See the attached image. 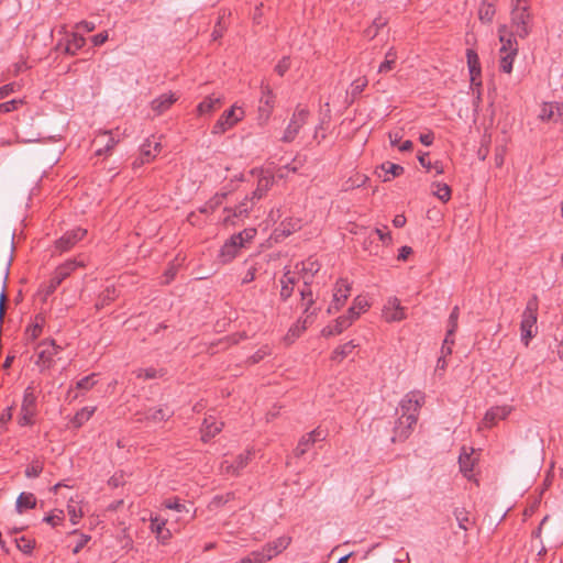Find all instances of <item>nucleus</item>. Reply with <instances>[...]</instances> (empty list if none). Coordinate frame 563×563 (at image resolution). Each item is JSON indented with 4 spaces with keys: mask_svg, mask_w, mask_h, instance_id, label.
<instances>
[{
    "mask_svg": "<svg viewBox=\"0 0 563 563\" xmlns=\"http://www.w3.org/2000/svg\"><path fill=\"white\" fill-rule=\"evenodd\" d=\"M424 394L419 390L407 393L399 402L397 412L400 417L394 427V435L391 440L405 441L413 431V427L418 421L419 410L424 404Z\"/></svg>",
    "mask_w": 563,
    "mask_h": 563,
    "instance_id": "nucleus-1",
    "label": "nucleus"
},
{
    "mask_svg": "<svg viewBox=\"0 0 563 563\" xmlns=\"http://www.w3.org/2000/svg\"><path fill=\"white\" fill-rule=\"evenodd\" d=\"M538 308L539 302L537 296H532L522 312L520 330H521V342L528 346L530 340L537 334L538 327Z\"/></svg>",
    "mask_w": 563,
    "mask_h": 563,
    "instance_id": "nucleus-2",
    "label": "nucleus"
},
{
    "mask_svg": "<svg viewBox=\"0 0 563 563\" xmlns=\"http://www.w3.org/2000/svg\"><path fill=\"white\" fill-rule=\"evenodd\" d=\"M500 42L503 43L499 53H500V70L507 74H510L512 70V64L515 57L518 53V43L512 38H505V36H500Z\"/></svg>",
    "mask_w": 563,
    "mask_h": 563,
    "instance_id": "nucleus-3",
    "label": "nucleus"
},
{
    "mask_svg": "<svg viewBox=\"0 0 563 563\" xmlns=\"http://www.w3.org/2000/svg\"><path fill=\"white\" fill-rule=\"evenodd\" d=\"M36 413V396L32 387L24 390L23 400L21 405V412L19 417L20 426H29L33 423V418Z\"/></svg>",
    "mask_w": 563,
    "mask_h": 563,
    "instance_id": "nucleus-4",
    "label": "nucleus"
},
{
    "mask_svg": "<svg viewBox=\"0 0 563 563\" xmlns=\"http://www.w3.org/2000/svg\"><path fill=\"white\" fill-rule=\"evenodd\" d=\"M320 267L321 265L316 258L309 257L301 263H297L292 272L296 273L298 282L301 280L303 283V288H310V284L314 275L320 271Z\"/></svg>",
    "mask_w": 563,
    "mask_h": 563,
    "instance_id": "nucleus-5",
    "label": "nucleus"
},
{
    "mask_svg": "<svg viewBox=\"0 0 563 563\" xmlns=\"http://www.w3.org/2000/svg\"><path fill=\"white\" fill-rule=\"evenodd\" d=\"M162 145L161 142L155 136L151 139H146L144 143L141 145L140 155L134 161L133 166L140 167L144 164L152 162L157 154L161 152Z\"/></svg>",
    "mask_w": 563,
    "mask_h": 563,
    "instance_id": "nucleus-6",
    "label": "nucleus"
},
{
    "mask_svg": "<svg viewBox=\"0 0 563 563\" xmlns=\"http://www.w3.org/2000/svg\"><path fill=\"white\" fill-rule=\"evenodd\" d=\"M59 350L60 347L56 345L54 340L40 343L37 346L36 364L41 366L42 369L49 368Z\"/></svg>",
    "mask_w": 563,
    "mask_h": 563,
    "instance_id": "nucleus-7",
    "label": "nucleus"
},
{
    "mask_svg": "<svg viewBox=\"0 0 563 563\" xmlns=\"http://www.w3.org/2000/svg\"><path fill=\"white\" fill-rule=\"evenodd\" d=\"M244 114L243 108H229V110L224 111L221 118L217 121L212 132L216 134L224 133L228 129L242 120Z\"/></svg>",
    "mask_w": 563,
    "mask_h": 563,
    "instance_id": "nucleus-8",
    "label": "nucleus"
},
{
    "mask_svg": "<svg viewBox=\"0 0 563 563\" xmlns=\"http://www.w3.org/2000/svg\"><path fill=\"white\" fill-rule=\"evenodd\" d=\"M86 233L87 231L81 228L67 231L55 242V250L60 254L71 250L80 240L85 238Z\"/></svg>",
    "mask_w": 563,
    "mask_h": 563,
    "instance_id": "nucleus-9",
    "label": "nucleus"
},
{
    "mask_svg": "<svg viewBox=\"0 0 563 563\" xmlns=\"http://www.w3.org/2000/svg\"><path fill=\"white\" fill-rule=\"evenodd\" d=\"M350 291L351 286L346 283V280H339L333 290V299L328 308V313L338 312L344 306L346 299L350 296Z\"/></svg>",
    "mask_w": 563,
    "mask_h": 563,
    "instance_id": "nucleus-10",
    "label": "nucleus"
},
{
    "mask_svg": "<svg viewBox=\"0 0 563 563\" xmlns=\"http://www.w3.org/2000/svg\"><path fill=\"white\" fill-rule=\"evenodd\" d=\"M252 454V450H247L245 453L238 455L234 461L223 460L220 465L221 472L229 475H239L249 464Z\"/></svg>",
    "mask_w": 563,
    "mask_h": 563,
    "instance_id": "nucleus-11",
    "label": "nucleus"
},
{
    "mask_svg": "<svg viewBox=\"0 0 563 563\" xmlns=\"http://www.w3.org/2000/svg\"><path fill=\"white\" fill-rule=\"evenodd\" d=\"M78 265L79 264L76 261H68L63 265L58 266L49 282L46 295L53 294L56 290V288L62 284V282L65 278H67Z\"/></svg>",
    "mask_w": 563,
    "mask_h": 563,
    "instance_id": "nucleus-12",
    "label": "nucleus"
},
{
    "mask_svg": "<svg viewBox=\"0 0 563 563\" xmlns=\"http://www.w3.org/2000/svg\"><path fill=\"white\" fill-rule=\"evenodd\" d=\"M327 438V432L324 430H321L320 428H317L312 430L311 432L305 434L298 442L296 449H295V455L301 456L303 455L310 446L318 442L323 441Z\"/></svg>",
    "mask_w": 563,
    "mask_h": 563,
    "instance_id": "nucleus-13",
    "label": "nucleus"
},
{
    "mask_svg": "<svg viewBox=\"0 0 563 563\" xmlns=\"http://www.w3.org/2000/svg\"><path fill=\"white\" fill-rule=\"evenodd\" d=\"M383 316L387 322L401 321L406 318L405 308L396 297H391L384 306Z\"/></svg>",
    "mask_w": 563,
    "mask_h": 563,
    "instance_id": "nucleus-14",
    "label": "nucleus"
},
{
    "mask_svg": "<svg viewBox=\"0 0 563 563\" xmlns=\"http://www.w3.org/2000/svg\"><path fill=\"white\" fill-rule=\"evenodd\" d=\"M529 20L530 14L526 8L516 9L512 12V22L516 27V34L521 38H525L529 34Z\"/></svg>",
    "mask_w": 563,
    "mask_h": 563,
    "instance_id": "nucleus-15",
    "label": "nucleus"
},
{
    "mask_svg": "<svg viewBox=\"0 0 563 563\" xmlns=\"http://www.w3.org/2000/svg\"><path fill=\"white\" fill-rule=\"evenodd\" d=\"M85 45V38L77 30L59 42L58 48H63L65 53L74 55Z\"/></svg>",
    "mask_w": 563,
    "mask_h": 563,
    "instance_id": "nucleus-16",
    "label": "nucleus"
},
{
    "mask_svg": "<svg viewBox=\"0 0 563 563\" xmlns=\"http://www.w3.org/2000/svg\"><path fill=\"white\" fill-rule=\"evenodd\" d=\"M467 66L471 76L472 86H481V81H477L481 75V65L477 53L474 49L466 51Z\"/></svg>",
    "mask_w": 563,
    "mask_h": 563,
    "instance_id": "nucleus-17",
    "label": "nucleus"
},
{
    "mask_svg": "<svg viewBox=\"0 0 563 563\" xmlns=\"http://www.w3.org/2000/svg\"><path fill=\"white\" fill-rule=\"evenodd\" d=\"M223 423L218 422L216 418L208 417L205 418L202 427H201V440L203 442H208L213 437H216L222 430Z\"/></svg>",
    "mask_w": 563,
    "mask_h": 563,
    "instance_id": "nucleus-18",
    "label": "nucleus"
},
{
    "mask_svg": "<svg viewBox=\"0 0 563 563\" xmlns=\"http://www.w3.org/2000/svg\"><path fill=\"white\" fill-rule=\"evenodd\" d=\"M298 283L296 273L290 269H286L283 277L280 278V298L286 301L294 291V286Z\"/></svg>",
    "mask_w": 563,
    "mask_h": 563,
    "instance_id": "nucleus-19",
    "label": "nucleus"
},
{
    "mask_svg": "<svg viewBox=\"0 0 563 563\" xmlns=\"http://www.w3.org/2000/svg\"><path fill=\"white\" fill-rule=\"evenodd\" d=\"M242 246L231 236L221 247L219 253V260L225 264L236 257Z\"/></svg>",
    "mask_w": 563,
    "mask_h": 563,
    "instance_id": "nucleus-20",
    "label": "nucleus"
},
{
    "mask_svg": "<svg viewBox=\"0 0 563 563\" xmlns=\"http://www.w3.org/2000/svg\"><path fill=\"white\" fill-rule=\"evenodd\" d=\"M511 412V407L509 406H496L490 408L484 418L485 424L487 427L494 426L498 420L506 419Z\"/></svg>",
    "mask_w": 563,
    "mask_h": 563,
    "instance_id": "nucleus-21",
    "label": "nucleus"
},
{
    "mask_svg": "<svg viewBox=\"0 0 563 563\" xmlns=\"http://www.w3.org/2000/svg\"><path fill=\"white\" fill-rule=\"evenodd\" d=\"M352 323H353L352 318L346 317L344 314V316L339 317L335 320V323L333 325H328V327L323 328L321 333L325 338L338 335V334L342 333L345 329H347Z\"/></svg>",
    "mask_w": 563,
    "mask_h": 563,
    "instance_id": "nucleus-22",
    "label": "nucleus"
},
{
    "mask_svg": "<svg viewBox=\"0 0 563 563\" xmlns=\"http://www.w3.org/2000/svg\"><path fill=\"white\" fill-rule=\"evenodd\" d=\"M274 184V177L271 175H263L257 181L256 189L252 192L251 200L256 201L262 199Z\"/></svg>",
    "mask_w": 563,
    "mask_h": 563,
    "instance_id": "nucleus-23",
    "label": "nucleus"
},
{
    "mask_svg": "<svg viewBox=\"0 0 563 563\" xmlns=\"http://www.w3.org/2000/svg\"><path fill=\"white\" fill-rule=\"evenodd\" d=\"M382 172H384V175L378 173V176L382 178L383 181H390L393 177H398L404 173V167L394 164L390 162L383 163L379 167Z\"/></svg>",
    "mask_w": 563,
    "mask_h": 563,
    "instance_id": "nucleus-24",
    "label": "nucleus"
},
{
    "mask_svg": "<svg viewBox=\"0 0 563 563\" xmlns=\"http://www.w3.org/2000/svg\"><path fill=\"white\" fill-rule=\"evenodd\" d=\"M368 307L369 303L366 300V298L363 296H357L356 298H354L353 305L349 308L347 313L345 316L351 317L352 322H354L358 318L361 312L366 311Z\"/></svg>",
    "mask_w": 563,
    "mask_h": 563,
    "instance_id": "nucleus-25",
    "label": "nucleus"
},
{
    "mask_svg": "<svg viewBox=\"0 0 563 563\" xmlns=\"http://www.w3.org/2000/svg\"><path fill=\"white\" fill-rule=\"evenodd\" d=\"M453 516L457 522L459 528L467 531L472 525L473 519L471 518L470 511H467L464 507H456L453 510Z\"/></svg>",
    "mask_w": 563,
    "mask_h": 563,
    "instance_id": "nucleus-26",
    "label": "nucleus"
},
{
    "mask_svg": "<svg viewBox=\"0 0 563 563\" xmlns=\"http://www.w3.org/2000/svg\"><path fill=\"white\" fill-rule=\"evenodd\" d=\"M300 296H301L303 312L307 313V318L303 321L306 323L310 316L316 314L317 309H313L312 311H310L312 305L314 303L311 288H302L300 290Z\"/></svg>",
    "mask_w": 563,
    "mask_h": 563,
    "instance_id": "nucleus-27",
    "label": "nucleus"
},
{
    "mask_svg": "<svg viewBox=\"0 0 563 563\" xmlns=\"http://www.w3.org/2000/svg\"><path fill=\"white\" fill-rule=\"evenodd\" d=\"M36 506V498L32 493H21L15 503V509L22 514L24 509H32Z\"/></svg>",
    "mask_w": 563,
    "mask_h": 563,
    "instance_id": "nucleus-28",
    "label": "nucleus"
},
{
    "mask_svg": "<svg viewBox=\"0 0 563 563\" xmlns=\"http://www.w3.org/2000/svg\"><path fill=\"white\" fill-rule=\"evenodd\" d=\"M495 12L494 2L484 0L478 8V18L484 23H490L494 19Z\"/></svg>",
    "mask_w": 563,
    "mask_h": 563,
    "instance_id": "nucleus-29",
    "label": "nucleus"
},
{
    "mask_svg": "<svg viewBox=\"0 0 563 563\" xmlns=\"http://www.w3.org/2000/svg\"><path fill=\"white\" fill-rule=\"evenodd\" d=\"M172 415L173 411L167 408H152L146 411L145 419L153 422H159L169 419Z\"/></svg>",
    "mask_w": 563,
    "mask_h": 563,
    "instance_id": "nucleus-30",
    "label": "nucleus"
},
{
    "mask_svg": "<svg viewBox=\"0 0 563 563\" xmlns=\"http://www.w3.org/2000/svg\"><path fill=\"white\" fill-rule=\"evenodd\" d=\"M227 194L225 192H218L209 201H207L199 211L201 213H209L214 211L220 205H222L223 200L225 199Z\"/></svg>",
    "mask_w": 563,
    "mask_h": 563,
    "instance_id": "nucleus-31",
    "label": "nucleus"
},
{
    "mask_svg": "<svg viewBox=\"0 0 563 563\" xmlns=\"http://www.w3.org/2000/svg\"><path fill=\"white\" fill-rule=\"evenodd\" d=\"M459 464L463 475L471 479L473 476L474 460L468 454H461L459 457Z\"/></svg>",
    "mask_w": 563,
    "mask_h": 563,
    "instance_id": "nucleus-32",
    "label": "nucleus"
},
{
    "mask_svg": "<svg viewBox=\"0 0 563 563\" xmlns=\"http://www.w3.org/2000/svg\"><path fill=\"white\" fill-rule=\"evenodd\" d=\"M356 347V344L354 343V341H349L342 345H340L339 347H336L333 352V355H332V358L334 361H342L344 357H346L347 355H350L352 353V351Z\"/></svg>",
    "mask_w": 563,
    "mask_h": 563,
    "instance_id": "nucleus-33",
    "label": "nucleus"
},
{
    "mask_svg": "<svg viewBox=\"0 0 563 563\" xmlns=\"http://www.w3.org/2000/svg\"><path fill=\"white\" fill-rule=\"evenodd\" d=\"M366 85L367 80L365 78H357L351 84V87L346 92L347 97H351V103L356 101V96H358L363 91Z\"/></svg>",
    "mask_w": 563,
    "mask_h": 563,
    "instance_id": "nucleus-34",
    "label": "nucleus"
},
{
    "mask_svg": "<svg viewBox=\"0 0 563 563\" xmlns=\"http://www.w3.org/2000/svg\"><path fill=\"white\" fill-rule=\"evenodd\" d=\"M179 100V96L176 92H165L162 93L159 97H157L153 102L152 106H170Z\"/></svg>",
    "mask_w": 563,
    "mask_h": 563,
    "instance_id": "nucleus-35",
    "label": "nucleus"
},
{
    "mask_svg": "<svg viewBox=\"0 0 563 563\" xmlns=\"http://www.w3.org/2000/svg\"><path fill=\"white\" fill-rule=\"evenodd\" d=\"M459 316H460V309L457 306H455L449 316L448 330H446L448 336H454V334L457 330Z\"/></svg>",
    "mask_w": 563,
    "mask_h": 563,
    "instance_id": "nucleus-36",
    "label": "nucleus"
},
{
    "mask_svg": "<svg viewBox=\"0 0 563 563\" xmlns=\"http://www.w3.org/2000/svg\"><path fill=\"white\" fill-rule=\"evenodd\" d=\"M291 542V538L288 536H282L277 539H275L272 542H268L273 549V551L276 552V555L282 553L284 550H286Z\"/></svg>",
    "mask_w": 563,
    "mask_h": 563,
    "instance_id": "nucleus-37",
    "label": "nucleus"
},
{
    "mask_svg": "<svg viewBox=\"0 0 563 563\" xmlns=\"http://www.w3.org/2000/svg\"><path fill=\"white\" fill-rule=\"evenodd\" d=\"M256 235V230L249 228L240 233L233 234L232 238L243 247L246 242H250Z\"/></svg>",
    "mask_w": 563,
    "mask_h": 563,
    "instance_id": "nucleus-38",
    "label": "nucleus"
},
{
    "mask_svg": "<svg viewBox=\"0 0 563 563\" xmlns=\"http://www.w3.org/2000/svg\"><path fill=\"white\" fill-rule=\"evenodd\" d=\"M437 187V190L433 191V195L439 198L441 201L446 202L451 198V188L446 184H433Z\"/></svg>",
    "mask_w": 563,
    "mask_h": 563,
    "instance_id": "nucleus-39",
    "label": "nucleus"
},
{
    "mask_svg": "<svg viewBox=\"0 0 563 563\" xmlns=\"http://www.w3.org/2000/svg\"><path fill=\"white\" fill-rule=\"evenodd\" d=\"M255 201H252L251 200V197H245V199L240 202L233 210V217H245L247 216L250 209H251V206L252 203H254Z\"/></svg>",
    "mask_w": 563,
    "mask_h": 563,
    "instance_id": "nucleus-40",
    "label": "nucleus"
},
{
    "mask_svg": "<svg viewBox=\"0 0 563 563\" xmlns=\"http://www.w3.org/2000/svg\"><path fill=\"white\" fill-rule=\"evenodd\" d=\"M15 543L18 549L25 554H30L35 545V542L26 537L16 538Z\"/></svg>",
    "mask_w": 563,
    "mask_h": 563,
    "instance_id": "nucleus-41",
    "label": "nucleus"
},
{
    "mask_svg": "<svg viewBox=\"0 0 563 563\" xmlns=\"http://www.w3.org/2000/svg\"><path fill=\"white\" fill-rule=\"evenodd\" d=\"M366 180H367V177L365 175H356L355 178L351 177L350 179H347L344 183L343 188H344V190L358 188V187L365 185Z\"/></svg>",
    "mask_w": 563,
    "mask_h": 563,
    "instance_id": "nucleus-42",
    "label": "nucleus"
},
{
    "mask_svg": "<svg viewBox=\"0 0 563 563\" xmlns=\"http://www.w3.org/2000/svg\"><path fill=\"white\" fill-rule=\"evenodd\" d=\"M43 471V464L38 461L32 462L25 468V476L29 478L37 477Z\"/></svg>",
    "mask_w": 563,
    "mask_h": 563,
    "instance_id": "nucleus-43",
    "label": "nucleus"
},
{
    "mask_svg": "<svg viewBox=\"0 0 563 563\" xmlns=\"http://www.w3.org/2000/svg\"><path fill=\"white\" fill-rule=\"evenodd\" d=\"M165 507L172 510H175L177 512H189V509L186 507L185 504L180 503L178 498L168 499L164 503Z\"/></svg>",
    "mask_w": 563,
    "mask_h": 563,
    "instance_id": "nucleus-44",
    "label": "nucleus"
},
{
    "mask_svg": "<svg viewBox=\"0 0 563 563\" xmlns=\"http://www.w3.org/2000/svg\"><path fill=\"white\" fill-rule=\"evenodd\" d=\"M256 553H258V556L262 559L263 563L276 556V552L273 551L269 543H266L261 550H256Z\"/></svg>",
    "mask_w": 563,
    "mask_h": 563,
    "instance_id": "nucleus-45",
    "label": "nucleus"
},
{
    "mask_svg": "<svg viewBox=\"0 0 563 563\" xmlns=\"http://www.w3.org/2000/svg\"><path fill=\"white\" fill-rule=\"evenodd\" d=\"M454 345V336H448V333L445 334L443 344L441 346V356H449L452 354V346Z\"/></svg>",
    "mask_w": 563,
    "mask_h": 563,
    "instance_id": "nucleus-46",
    "label": "nucleus"
},
{
    "mask_svg": "<svg viewBox=\"0 0 563 563\" xmlns=\"http://www.w3.org/2000/svg\"><path fill=\"white\" fill-rule=\"evenodd\" d=\"M163 374L155 369V368H141L137 371V377H143L145 379H153V378H156L158 376H162Z\"/></svg>",
    "mask_w": 563,
    "mask_h": 563,
    "instance_id": "nucleus-47",
    "label": "nucleus"
},
{
    "mask_svg": "<svg viewBox=\"0 0 563 563\" xmlns=\"http://www.w3.org/2000/svg\"><path fill=\"white\" fill-rule=\"evenodd\" d=\"M118 543L122 550H128L132 547V538L126 533V529L122 530V534L118 537Z\"/></svg>",
    "mask_w": 563,
    "mask_h": 563,
    "instance_id": "nucleus-48",
    "label": "nucleus"
},
{
    "mask_svg": "<svg viewBox=\"0 0 563 563\" xmlns=\"http://www.w3.org/2000/svg\"><path fill=\"white\" fill-rule=\"evenodd\" d=\"M165 525H166L165 519H162L159 517H154V518H151L150 529L153 533L157 534V532H159V530L165 528Z\"/></svg>",
    "mask_w": 563,
    "mask_h": 563,
    "instance_id": "nucleus-49",
    "label": "nucleus"
},
{
    "mask_svg": "<svg viewBox=\"0 0 563 563\" xmlns=\"http://www.w3.org/2000/svg\"><path fill=\"white\" fill-rule=\"evenodd\" d=\"M95 376H96V374H92V375L81 378L80 380L77 382V387L79 389L91 388L96 384Z\"/></svg>",
    "mask_w": 563,
    "mask_h": 563,
    "instance_id": "nucleus-50",
    "label": "nucleus"
},
{
    "mask_svg": "<svg viewBox=\"0 0 563 563\" xmlns=\"http://www.w3.org/2000/svg\"><path fill=\"white\" fill-rule=\"evenodd\" d=\"M290 67V60L288 57H284L283 59H280L278 62V64L276 65L275 67V71L279 75V76H284V74L289 69Z\"/></svg>",
    "mask_w": 563,
    "mask_h": 563,
    "instance_id": "nucleus-51",
    "label": "nucleus"
},
{
    "mask_svg": "<svg viewBox=\"0 0 563 563\" xmlns=\"http://www.w3.org/2000/svg\"><path fill=\"white\" fill-rule=\"evenodd\" d=\"M375 233L378 235L379 240L383 243H390L391 236L389 231L387 230V227L376 228Z\"/></svg>",
    "mask_w": 563,
    "mask_h": 563,
    "instance_id": "nucleus-52",
    "label": "nucleus"
},
{
    "mask_svg": "<svg viewBox=\"0 0 563 563\" xmlns=\"http://www.w3.org/2000/svg\"><path fill=\"white\" fill-rule=\"evenodd\" d=\"M96 29V25L93 22L90 21H81L76 25V30L78 32L84 31L86 33L92 32Z\"/></svg>",
    "mask_w": 563,
    "mask_h": 563,
    "instance_id": "nucleus-53",
    "label": "nucleus"
},
{
    "mask_svg": "<svg viewBox=\"0 0 563 563\" xmlns=\"http://www.w3.org/2000/svg\"><path fill=\"white\" fill-rule=\"evenodd\" d=\"M5 301H7V295H5V286H2L1 292H0V323L2 322L5 313Z\"/></svg>",
    "mask_w": 563,
    "mask_h": 563,
    "instance_id": "nucleus-54",
    "label": "nucleus"
},
{
    "mask_svg": "<svg viewBox=\"0 0 563 563\" xmlns=\"http://www.w3.org/2000/svg\"><path fill=\"white\" fill-rule=\"evenodd\" d=\"M42 332V328L38 324H34L26 329V336L31 340H35Z\"/></svg>",
    "mask_w": 563,
    "mask_h": 563,
    "instance_id": "nucleus-55",
    "label": "nucleus"
},
{
    "mask_svg": "<svg viewBox=\"0 0 563 563\" xmlns=\"http://www.w3.org/2000/svg\"><path fill=\"white\" fill-rule=\"evenodd\" d=\"M68 515L70 517V521L73 525L78 522V519L81 517V511H77L75 506L68 505L67 507Z\"/></svg>",
    "mask_w": 563,
    "mask_h": 563,
    "instance_id": "nucleus-56",
    "label": "nucleus"
},
{
    "mask_svg": "<svg viewBox=\"0 0 563 563\" xmlns=\"http://www.w3.org/2000/svg\"><path fill=\"white\" fill-rule=\"evenodd\" d=\"M14 90L13 84L4 85L0 88V101L7 99Z\"/></svg>",
    "mask_w": 563,
    "mask_h": 563,
    "instance_id": "nucleus-57",
    "label": "nucleus"
},
{
    "mask_svg": "<svg viewBox=\"0 0 563 563\" xmlns=\"http://www.w3.org/2000/svg\"><path fill=\"white\" fill-rule=\"evenodd\" d=\"M267 354H269V350L268 347H264V349H261L258 350L256 353H254L252 356H251V361L252 363H258L260 361H262Z\"/></svg>",
    "mask_w": 563,
    "mask_h": 563,
    "instance_id": "nucleus-58",
    "label": "nucleus"
},
{
    "mask_svg": "<svg viewBox=\"0 0 563 563\" xmlns=\"http://www.w3.org/2000/svg\"><path fill=\"white\" fill-rule=\"evenodd\" d=\"M91 415V411L82 409L80 412H77L75 416V423L80 426L84 421L88 420Z\"/></svg>",
    "mask_w": 563,
    "mask_h": 563,
    "instance_id": "nucleus-59",
    "label": "nucleus"
},
{
    "mask_svg": "<svg viewBox=\"0 0 563 563\" xmlns=\"http://www.w3.org/2000/svg\"><path fill=\"white\" fill-rule=\"evenodd\" d=\"M386 25V20H384L382 16L376 18L373 21L372 27H374L373 36H376L378 31Z\"/></svg>",
    "mask_w": 563,
    "mask_h": 563,
    "instance_id": "nucleus-60",
    "label": "nucleus"
},
{
    "mask_svg": "<svg viewBox=\"0 0 563 563\" xmlns=\"http://www.w3.org/2000/svg\"><path fill=\"white\" fill-rule=\"evenodd\" d=\"M256 268L254 266L250 267L242 278V284H249L255 279Z\"/></svg>",
    "mask_w": 563,
    "mask_h": 563,
    "instance_id": "nucleus-61",
    "label": "nucleus"
},
{
    "mask_svg": "<svg viewBox=\"0 0 563 563\" xmlns=\"http://www.w3.org/2000/svg\"><path fill=\"white\" fill-rule=\"evenodd\" d=\"M62 514H63V511H59V514H53V515L46 516L44 518V521H46L47 523H51L52 526H56L62 520V516H60Z\"/></svg>",
    "mask_w": 563,
    "mask_h": 563,
    "instance_id": "nucleus-62",
    "label": "nucleus"
},
{
    "mask_svg": "<svg viewBox=\"0 0 563 563\" xmlns=\"http://www.w3.org/2000/svg\"><path fill=\"white\" fill-rule=\"evenodd\" d=\"M221 20L222 19L220 18L218 23H217V25H216V27H214V30H213V32H212L213 40L220 38L222 36V34H223L224 29H225V26L222 25Z\"/></svg>",
    "mask_w": 563,
    "mask_h": 563,
    "instance_id": "nucleus-63",
    "label": "nucleus"
},
{
    "mask_svg": "<svg viewBox=\"0 0 563 563\" xmlns=\"http://www.w3.org/2000/svg\"><path fill=\"white\" fill-rule=\"evenodd\" d=\"M172 534H170V531L166 528L159 530V532H157L156 534V538L162 542V543H166L169 539H170Z\"/></svg>",
    "mask_w": 563,
    "mask_h": 563,
    "instance_id": "nucleus-64",
    "label": "nucleus"
}]
</instances>
